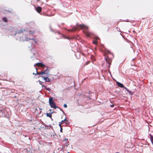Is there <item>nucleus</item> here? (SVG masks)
<instances>
[{
    "mask_svg": "<svg viewBox=\"0 0 153 153\" xmlns=\"http://www.w3.org/2000/svg\"><path fill=\"white\" fill-rule=\"evenodd\" d=\"M36 74H35L34 73H33V74H35V75H36L37 74H46L47 75H48L49 74V73L47 72V70L48 68H47V69L44 71H41L40 72H37V69L36 68Z\"/></svg>",
    "mask_w": 153,
    "mask_h": 153,
    "instance_id": "obj_4",
    "label": "nucleus"
},
{
    "mask_svg": "<svg viewBox=\"0 0 153 153\" xmlns=\"http://www.w3.org/2000/svg\"><path fill=\"white\" fill-rule=\"evenodd\" d=\"M124 88L126 89V90L130 94H131V92L130 91L128 90V89H127L126 87H124Z\"/></svg>",
    "mask_w": 153,
    "mask_h": 153,
    "instance_id": "obj_13",
    "label": "nucleus"
},
{
    "mask_svg": "<svg viewBox=\"0 0 153 153\" xmlns=\"http://www.w3.org/2000/svg\"><path fill=\"white\" fill-rule=\"evenodd\" d=\"M29 33L30 34H32V31H30L29 32Z\"/></svg>",
    "mask_w": 153,
    "mask_h": 153,
    "instance_id": "obj_20",
    "label": "nucleus"
},
{
    "mask_svg": "<svg viewBox=\"0 0 153 153\" xmlns=\"http://www.w3.org/2000/svg\"><path fill=\"white\" fill-rule=\"evenodd\" d=\"M124 88L126 89V90L130 94H131V92L130 91L128 90V89H127L126 87H124Z\"/></svg>",
    "mask_w": 153,
    "mask_h": 153,
    "instance_id": "obj_12",
    "label": "nucleus"
},
{
    "mask_svg": "<svg viewBox=\"0 0 153 153\" xmlns=\"http://www.w3.org/2000/svg\"><path fill=\"white\" fill-rule=\"evenodd\" d=\"M150 136L151 141L153 145V137L150 134Z\"/></svg>",
    "mask_w": 153,
    "mask_h": 153,
    "instance_id": "obj_11",
    "label": "nucleus"
},
{
    "mask_svg": "<svg viewBox=\"0 0 153 153\" xmlns=\"http://www.w3.org/2000/svg\"><path fill=\"white\" fill-rule=\"evenodd\" d=\"M105 59L107 62L109 64V67H110V65L111 64V60L110 59H109L108 57H107V58H106Z\"/></svg>",
    "mask_w": 153,
    "mask_h": 153,
    "instance_id": "obj_7",
    "label": "nucleus"
},
{
    "mask_svg": "<svg viewBox=\"0 0 153 153\" xmlns=\"http://www.w3.org/2000/svg\"><path fill=\"white\" fill-rule=\"evenodd\" d=\"M82 29L83 30V31L85 35L88 37H91V33H90L87 30L88 27L84 25H80L77 26L76 27L74 28L71 30V31H74L76 30H78L79 29Z\"/></svg>",
    "mask_w": 153,
    "mask_h": 153,
    "instance_id": "obj_2",
    "label": "nucleus"
},
{
    "mask_svg": "<svg viewBox=\"0 0 153 153\" xmlns=\"http://www.w3.org/2000/svg\"><path fill=\"white\" fill-rule=\"evenodd\" d=\"M49 103L51 107L54 108H58L56 105V104L54 102L53 100L52 97H51L49 99Z\"/></svg>",
    "mask_w": 153,
    "mask_h": 153,
    "instance_id": "obj_3",
    "label": "nucleus"
},
{
    "mask_svg": "<svg viewBox=\"0 0 153 153\" xmlns=\"http://www.w3.org/2000/svg\"><path fill=\"white\" fill-rule=\"evenodd\" d=\"M64 106L65 108H66L67 107V105L66 104H64Z\"/></svg>",
    "mask_w": 153,
    "mask_h": 153,
    "instance_id": "obj_18",
    "label": "nucleus"
},
{
    "mask_svg": "<svg viewBox=\"0 0 153 153\" xmlns=\"http://www.w3.org/2000/svg\"><path fill=\"white\" fill-rule=\"evenodd\" d=\"M12 30H13V32L11 34L12 35H15L16 34L19 33H23V34L24 35L22 36L20 38L21 40H22L23 41H27L28 40L29 41V42L32 45H34L37 42L36 40L35 39H30V38H28V37L27 35H25L26 34V33H27L28 32L25 29H21L19 31H18V33L16 34V30L15 29H12Z\"/></svg>",
    "mask_w": 153,
    "mask_h": 153,
    "instance_id": "obj_1",
    "label": "nucleus"
},
{
    "mask_svg": "<svg viewBox=\"0 0 153 153\" xmlns=\"http://www.w3.org/2000/svg\"><path fill=\"white\" fill-rule=\"evenodd\" d=\"M117 84L119 87H120L121 88H124V87L123 84L118 82H117Z\"/></svg>",
    "mask_w": 153,
    "mask_h": 153,
    "instance_id": "obj_9",
    "label": "nucleus"
},
{
    "mask_svg": "<svg viewBox=\"0 0 153 153\" xmlns=\"http://www.w3.org/2000/svg\"><path fill=\"white\" fill-rule=\"evenodd\" d=\"M2 20L5 22H7V19L5 17H3L2 18Z\"/></svg>",
    "mask_w": 153,
    "mask_h": 153,
    "instance_id": "obj_14",
    "label": "nucleus"
},
{
    "mask_svg": "<svg viewBox=\"0 0 153 153\" xmlns=\"http://www.w3.org/2000/svg\"><path fill=\"white\" fill-rule=\"evenodd\" d=\"M42 77L45 80V82H50L51 80L48 77H44V76H42Z\"/></svg>",
    "mask_w": 153,
    "mask_h": 153,
    "instance_id": "obj_6",
    "label": "nucleus"
},
{
    "mask_svg": "<svg viewBox=\"0 0 153 153\" xmlns=\"http://www.w3.org/2000/svg\"><path fill=\"white\" fill-rule=\"evenodd\" d=\"M67 140V139L65 138V141H66Z\"/></svg>",
    "mask_w": 153,
    "mask_h": 153,
    "instance_id": "obj_24",
    "label": "nucleus"
},
{
    "mask_svg": "<svg viewBox=\"0 0 153 153\" xmlns=\"http://www.w3.org/2000/svg\"><path fill=\"white\" fill-rule=\"evenodd\" d=\"M47 116L48 117H51L52 115L51 114H47Z\"/></svg>",
    "mask_w": 153,
    "mask_h": 153,
    "instance_id": "obj_16",
    "label": "nucleus"
},
{
    "mask_svg": "<svg viewBox=\"0 0 153 153\" xmlns=\"http://www.w3.org/2000/svg\"><path fill=\"white\" fill-rule=\"evenodd\" d=\"M62 127H60V131L61 132H62Z\"/></svg>",
    "mask_w": 153,
    "mask_h": 153,
    "instance_id": "obj_19",
    "label": "nucleus"
},
{
    "mask_svg": "<svg viewBox=\"0 0 153 153\" xmlns=\"http://www.w3.org/2000/svg\"><path fill=\"white\" fill-rule=\"evenodd\" d=\"M110 106L111 107H113L114 105H111Z\"/></svg>",
    "mask_w": 153,
    "mask_h": 153,
    "instance_id": "obj_23",
    "label": "nucleus"
},
{
    "mask_svg": "<svg viewBox=\"0 0 153 153\" xmlns=\"http://www.w3.org/2000/svg\"><path fill=\"white\" fill-rule=\"evenodd\" d=\"M36 11L38 13H39L42 10V8H41L40 7H39L36 8Z\"/></svg>",
    "mask_w": 153,
    "mask_h": 153,
    "instance_id": "obj_8",
    "label": "nucleus"
},
{
    "mask_svg": "<svg viewBox=\"0 0 153 153\" xmlns=\"http://www.w3.org/2000/svg\"><path fill=\"white\" fill-rule=\"evenodd\" d=\"M39 83L40 84H42V83H41V81H40V80H39Z\"/></svg>",
    "mask_w": 153,
    "mask_h": 153,
    "instance_id": "obj_21",
    "label": "nucleus"
},
{
    "mask_svg": "<svg viewBox=\"0 0 153 153\" xmlns=\"http://www.w3.org/2000/svg\"><path fill=\"white\" fill-rule=\"evenodd\" d=\"M64 121H64H66V118H65L64 120H63Z\"/></svg>",
    "mask_w": 153,
    "mask_h": 153,
    "instance_id": "obj_22",
    "label": "nucleus"
},
{
    "mask_svg": "<svg viewBox=\"0 0 153 153\" xmlns=\"http://www.w3.org/2000/svg\"><path fill=\"white\" fill-rule=\"evenodd\" d=\"M64 121L62 120L61 121V122L59 123V126L60 127H61V125L63 124L64 123Z\"/></svg>",
    "mask_w": 153,
    "mask_h": 153,
    "instance_id": "obj_15",
    "label": "nucleus"
},
{
    "mask_svg": "<svg viewBox=\"0 0 153 153\" xmlns=\"http://www.w3.org/2000/svg\"><path fill=\"white\" fill-rule=\"evenodd\" d=\"M36 66L43 67L45 66V65L42 63H37L34 65V66L35 67Z\"/></svg>",
    "mask_w": 153,
    "mask_h": 153,
    "instance_id": "obj_5",
    "label": "nucleus"
},
{
    "mask_svg": "<svg viewBox=\"0 0 153 153\" xmlns=\"http://www.w3.org/2000/svg\"><path fill=\"white\" fill-rule=\"evenodd\" d=\"M42 87L44 88L45 89H46L48 91H50V89L49 88H47V87L46 86L43 85Z\"/></svg>",
    "mask_w": 153,
    "mask_h": 153,
    "instance_id": "obj_10",
    "label": "nucleus"
},
{
    "mask_svg": "<svg viewBox=\"0 0 153 153\" xmlns=\"http://www.w3.org/2000/svg\"><path fill=\"white\" fill-rule=\"evenodd\" d=\"M93 42L94 44H97V42L96 40L94 41Z\"/></svg>",
    "mask_w": 153,
    "mask_h": 153,
    "instance_id": "obj_17",
    "label": "nucleus"
}]
</instances>
